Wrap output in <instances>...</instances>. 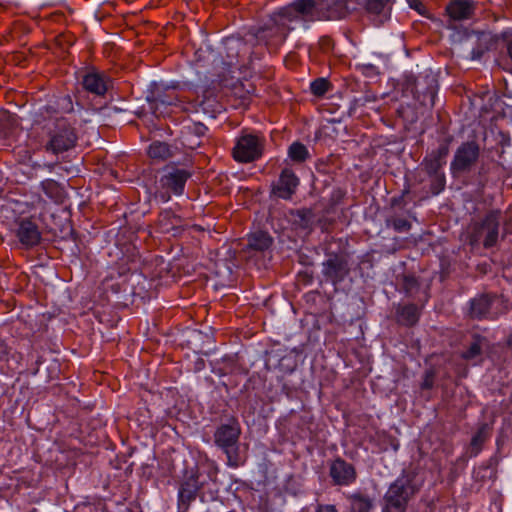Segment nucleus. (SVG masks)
Masks as SVG:
<instances>
[{"label":"nucleus","instance_id":"nucleus-1","mask_svg":"<svg viewBox=\"0 0 512 512\" xmlns=\"http://www.w3.org/2000/svg\"><path fill=\"white\" fill-rule=\"evenodd\" d=\"M294 23L304 24V18L296 0L274 12L264 25L252 30L251 34L259 44L265 45L269 50H276L284 43L288 33L294 29L292 25Z\"/></svg>","mask_w":512,"mask_h":512},{"label":"nucleus","instance_id":"nucleus-2","mask_svg":"<svg viewBox=\"0 0 512 512\" xmlns=\"http://www.w3.org/2000/svg\"><path fill=\"white\" fill-rule=\"evenodd\" d=\"M304 18V27L314 21L340 20L357 9L356 0H296Z\"/></svg>","mask_w":512,"mask_h":512},{"label":"nucleus","instance_id":"nucleus-3","mask_svg":"<svg viewBox=\"0 0 512 512\" xmlns=\"http://www.w3.org/2000/svg\"><path fill=\"white\" fill-rule=\"evenodd\" d=\"M500 223V211L488 212L481 221L472 224L468 236L469 244L476 246L482 243L485 248L495 246L499 238Z\"/></svg>","mask_w":512,"mask_h":512},{"label":"nucleus","instance_id":"nucleus-4","mask_svg":"<svg viewBox=\"0 0 512 512\" xmlns=\"http://www.w3.org/2000/svg\"><path fill=\"white\" fill-rule=\"evenodd\" d=\"M49 140L45 149L54 154H59L73 148L77 141L75 129L64 118H57L46 124Z\"/></svg>","mask_w":512,"mask_h":512},{"label":"nucleus","instance_id":"nucleus-5","mask_svg":"<svg viewBox=\"0 0 512 512\" xmlns=\"http://www.w3.org/2000/svg\"><path fill=\"white\" fill-rule=\"evenodd\" d=\"M241 434L239 422L232 418L227 424H222L214 433V441L225 452L227 464L230 467H238L241 464L239 456L238 440Z\"/></svg>","mask_w":512,"mask_h":512},{"label":"nucleus","instance_id":"nucleus-6","mask_svg":"<svg viewBox=\"0 0 512 512\" xmlns=\"http://www.w3.org/2000/svg\"><path fill=\"white\" fill-rule=\"evenodd\" d=\"M416 492L417 489L410 478H397L384 495L382 512H406L408 502Z\"/></svg>","mask_w":512,"mask_h":512},{"label":"nucleus","instance_id":"nucleus-7","mask_svg":"<svg viewBox=\"0 0 512 512\" xmlns=\"http://www.w3.org/2000/svg\"><path fill=\"white\" fill-rule=\"evenodd\" d=\"M190 177L191 172L186 169L166 167L159 181L161 190L155 194V198L167 202L171 198V193L181 195Z\"/></svg>","mask_w":512,"mask_h":512},{"label":"nucleus","instance_id":"nucleus-8","mask_svg":"<svg viewBox=\"0 0 512 512\" xmlns=\"http://www.w3.org/2000/svg\"><path fill=\"white\" fill-rule=\"evenodd\" d=\"M480 146L475 141L462 143L453 156L450 164V171L453 177L468 173L478 162Z\"/></svg>","mask_w":512,"mask_h":512},{"label":"nucleus","instance_id":"nucleus-9","mask_svg":"<svg viewBox=\"0 0 512 512\" xmlns=\"http://www.w3.org/2000/svg\"><path fill=\"white\" fill-rule=\"evenodd\" d=\"M201 474L191 472L184 476L178 490V512H187L190 504L199 496L201 501H205V494L202 491L205 480H201Z\"/></svg>","mask_w":512,"mask_h":512},{"label":"nucleus","instance_id":"nucleus-10","mask_svg":"<svg viewBox=\"0 0 512 512\" xmlns=\"http://www.w3.org/2000/svg\"><path fill=\"white\" fill-rule=\"evenodd\" d=\"M321 273L326 282L338 285L350 273L348 257L343 253H327Z\"/></svg>","mask_w":512,"mask_h":512},{"label":"nucleus","instance_id":"nucleus-11","mask_svg":"<svg viewBox=\"0 0 512 512\" xmlns=\"http://www.w3.org/2000/svg\"><path fill=\"white\" fill-rule=\"evenodd\" d=\"M264 140L257 135L244 134L237 139L233 157L237 162L249 163L262 156Z\"/></svg>","mask_w":512,"mask_h":512},{"label":"nucleus","instance_id":"nucleus-12","mask_svg":"<svg viewBox=\"0 0 512 512\" xmlns=\"http://www.w3.org/2000/svg\"><path fill=\"white\" fill-rule=\"evenodd\" d=\"M504 300L497 295L483 294L470 301L469 314L472 318H495L502 313Z\"/></svg>","mask_w":512,"mask_h":512},{"label":"nucleus","instance_id":"nucleus-13","mask_svg":"<svg viewBox=\"0 0 512 512\" xmlns=\"http://www.w3.org/2000/svg\"><path fill=\"white\" fill-rule=\"evenodd\" d=\"M299 183L295 173L289 168H284L278 180L272 184L271 194L283 200H290L296 193Z\"/></svg>","mask_w":512,"mask_h":512},{"label":"nucleus","instance_id":"nucleus-14","mask_svg":"<svg viewBox=\"0 0 512 512\" xmlns=\"http://www.w3.org/2000/svg\"><path fill=\"white\" fill-rule=\"evenodd\" d=\"M329 476L333 485L349 486L356 481L357 472L352 464L337 457L329 465Z\"/></svg>","mask_w":512,"mask_h":512},{"label":"nucleus","instance_id":"nucleus-15","mask_svg":"<svg viewBox=\"0 0 512 512\" xmlns=\"http://www.w3.org/2000/svg\"><path fill=\"white\" fill-rule=\"evenodd\" d=\"M438 90V83L435 77L425 76L418 79L414 83L413 95L421 105L425 107H433Z\"/></svg>","mask_w":512,"mask_h":512},{"label":"nucleus","instance_id":"nucleus-16","mask_svg":"<svg viewBox=\"0 0 512 512\" xmlns=\"http://www.w3.org/2000/svg\"><path fill=\"white\" fill-rule=\"evenodd\" d=\"M452 138L444 139L437 149L431 151L423 160L422 165L428 175L440 174L443 166L446 164V158L449 154V145Z\"/></svg>","mask_w":512,"mask_h":512},{"label":"nucleus","instance_id":"nucleus-17","mask_svg":"<svg viewBox=\"0 0 512 512\" xmlns=\"http://www.w3.org/2000/svg\"><path fill=\"white\" fill-rule=\"evenodd\" d=\"M16 236L25 248H32L41 241V232L38 225L30 218H23L18 221Z\"/></svg>","mask_w":512,"mask_h":512},{"label":"nucleus","instance_id":"nucleus-18","mask_svg":"<svg viewBox=\"0 0 512 512\" xmlns=\"http://www.w3.org/2000/svg\"><path fill=\"white\" fill-rule=\"evenodd\" d=\"M110 84V78L106 74L96 70L86 72L82 78L83 88L96 96H104Z\"/></svg>","mask_w":512,"mask_h":512},{"label":"nucleus","instance_id":"nucleus-19","mask_svg":"<svg viewBox=\"0 0 512 512\" xmlns=\"http://www.w3.org/2000/svg\"><path fill=\"white\" fill-rule=\"evenodd\" d=\"M207 127L200 122H191L183 126L181 130V143L189 149H196L201 145L200 138L206 134Z\"/></svg>","mask_w":512,"mask_h":512},{"label":"nucleus","instance_id":"nucleus-20","mask_svg":"<svg viewBox=\"0 0 512 512\" xmlns=\"http://www.w3.org/2000/svg\"><path fill=\"white\" fill-rule=\"evenodd\" d=\"M149 110L156 117L163 116L166 113L168 106L176 105L179 101L177 95L173 91L170 93H161L159 91L152 92L151 96L147 97Z\"/></svg>","mask_w":512,"mask_h":512},{"label":"nucleus","instance_id":"nucleus-21","mask_svg":"<svg viewBox=\"0 0 512 512\" xmlns=\"http://www.w3.org/2000/svg\"><path fill=\"white\" fill-rule=\"evenodd\" d=\"M474 10V2L470 0H453L446 7L447 15L453 21L470 19Z\"/></svg>","mask_w":512,"mask_h":512},{"label":"nucleus","instance_id":"nucleus-22","mask_svg":"<svg viewBox=\"0 0 512 512\" xmlns=\"http://www.w3.org/2000/svg\"><path fill=\"white\" fill-rule=\"evenodd\" d=\"M158 226L162 233L178 235L183 230V220L172 210H163L158 217Z\"/></svg>","mask_w":512,"mask_h":512},{"label":"nucleus","instance_id":"nucleus-23","mask_svg":"<svg viewBox=\"0 0 512 512\" xmlns=\"http://www.w3.org/2000/svg\"><path fill=\"white\" fill-rule=\"evenodd\" d=\"M420 317V309L415 304L399 305L396 309L397 322L404 326L415 325Z\"/></svg>","mask_w":512,"mask_h":512},{"label":"nucleus","instance_id":"nucleus-24","mask_svg":"<svg viewBox=\"0 0 512 512\" xmlns=\"http://www.w3.org/2000/svg\"><path fill=\"white\" fill-rule=\"evenodd\" d=\"M491 435V427L484 423L479 426L476 433L473 435L468 451L470 457H475L482 450L483 444Z\"/></svg>","mask_w":512,"mask_h":512},{"label":"nucleus","instance_id":"nucleus-25","mask_svg":"<svg viewBox=\"0 0 512 512\" xmlns=\"http://www.w3.org/2000/svg\"><path fill=\"white\" fill-rule=\"evenodd\" d=\"M273 244V238L265 231H256L251 233L247 239V248L264 252L268 250Z\"/></svg>","mask_w":512,"mask_h":512},{"label":"nucleus","instance_id":"nucleus-26","mask_svg":"<svg viewBox=\"0 0 512 512\" xmlns=\"http://www.w3.org/2000/svg\"><path fill=\"white\" fill-rule=\"evenodd\" d=\"M350 512H370L374 508L373 499L361 492L349 494Z\"/></svg>","mask_w":512,"mask_h":512},{"label":"nucleus","instance_id":"nucleus-27","mask_svg":"<svg viewBox=\"0 0 512 512\" xmlns=\"http://www.w3.org/2000/svg\"><path fill=\"white\" fill-rule=\"evenodd\" d=\"M290 221L292 224L301 229L310 228L313 224L315 215L310 208H301L291 210L289 212Z\"/></svg>","mask_w":512,"mask_h":512},{"label":"nucleus","instance_id":"nucleus-28","mask_svg":"<svg viewBox=\"0 0 512 512\" xmlns=\"http://www.w3.org/2000/svg\"><path fill=\"white\" fill-rule=\"evenodd\" d=\"M18 129V121L16 117L10 113L4 112L0 114V138H12Z\"/></svg>","mask_w":512,"mask_h":512},{"label":"nucleus","instance_id":"nucleus-29","mask_svg":"<svg viewBox=\"0 0 512 512\" xmlns=\"http://www.w3.org/2000/svg\"><path fill=\"white\" fill-rule=\"evenodd\" d=\"M488 341L485 337L480 335H473L472 341L468 348L462 353V358L465 360H473L478 358L483 351L484 347H487Z\"/></svg>","mask_w":512,"mask_h":512},{"label":"nucleus","instance_id":"nucleus-30","mask_svg":"<svg viewBox=\"0 0 512 512\" xmlns=\"http://www.w3.org/2000/svg\"><path fill=\"white\" fill-rule=\"evenodd\" d=\"M389 2L390 0H366L365 9L369 14L380 17L379 21L382 23L384 19L389 17Z\"/></svg>","mask_w":512,"mask_h":512},{"label":"nucleus","instance_id":"nucleus-31","mask_svg":"<svg viewBox=\"0 0 512 512\" xmlns=\"http://www.w3.org/2000/svg\"><path fill=\"white\" fill-rule=\"evenodd\" d=\"M398 280L401 290L406 294V296L415 298L420 292L421 283L414 275L403 274L398 277Z\"/></svg>","mask_w":512,"mask_h":512},{"label":"nucleus","instance_id":"nucleus-32","mask_svg":"<svg viewBox=\"0 0 512 512\" xmlns=\"http://www.w3.org/2000/svg\"><path fill=\"white\" fill-rule=\"evenodd\" d=\"M148 155L155 161H165L172 156L170 146L167 143L155 141L150 144Z\"/></svg>","mask_w":512,"mask_h":512},{"label":"nucleus","instance_id":"nucleus-33","mask_svg":"<svg viewBox=\"0 0 512 512\" xmlns=\"http://www.w3.org/2000/svg\"><path fill=\"white\" fill-rule=\"evenodd\" d=\"M386 227L393 228L398 233H405L410 231L412 224L404 216L393 212L385 220Z\"/></svg>","mask_w":512,"mask_h":512},{"label":"nucleus","instance_id":"nucleus-34","mask_svg":"<svg viewBox=\"0 0 512 512\" xmlns=\"http://www.w3.org/2000/svg\"><path fill=\"white\" fill-rule=\"evenodd\" d=\"M288 155L292 161L302 163L310 158L307 147L301 142H293L288 148Z\"/></svg>","mask_w":512,"mask_h":512},{"label":"nucleus","instance_id":"nucleus-35","mask_svg":"<svg viewBox=\"0 0 512 512\" xmlns=\"http://www.w3.org/2000/svg\"><path fill=\"white\" fill-rule=\"evenodd\" d=\"M329 88L330 83L325 78H318L314 80L310 85L311 92L317 97H322L329 90Z\"/></svg>","mask_w":512,"mask_h":512},{"label":"nucleus","instance_id":"nucleus-36","mask_svg":"<svg viewBox=\"0 0 512 512\" xmlns=\"http://www.w3.org/2000/svg\"><path fill=\"white\" fill-rule=\"evenodd\" d=\"M431 178L430 189L434 195L439 194L444 190L446 184V178L444 173L429 175Z\"/></svg>","mask_w":512,"mask_h":512},{"label":"nucleus","instance_id":"nucleus-37","mask_svg":"<svg viewBox=\"0 0 512 512\" xmlns=\"http://www.w3.org/2000/svg\"><path fill=\"white\" fill-rule=\"evenodd\" d=\"M41 186L45 194L50 198L58 199L60 197L61 191L56 181L45 180L42 182Z\"/></svg>","mask_w":512,"mask_h":512},{"label":"nucleus","instance_id":"nucleus-38","mask_svg":"<svg viewBox=\"0 0 512 512\" xmlns=\"http://www.w3.org/2000/svg\"><path fill=\"white\" fill-rule=\"evenodd\" d=\"M199 105L202 107L204 112H218L221 106L215 99H210V97L204 95L203 100L199 102Z\"/></svg>","mask_w":512,"mask_h":512},{"label":"nucleus","instance_id":"nucleus-39","mask_svg":"<svg viewBox=\"0 0 512 512\" xmlns=\"http://www.w3.org/2000/svg\"><path fill=\"white\" fill-rule=\"evenodd\" d=\"M409 7L417 11L420 15H426L427 10L424 4L419 0H407Z\"/></svg>","mask_w":512,"mask_h":512},{"label":"nucleus","instance_id":"nucleus-40","mask_svg":"<svg viewBox=\"0 0 512 512\" xmlns=\"http://www.w3.org/2000/svg\"><path fill=\"white\" fill-rule=\"evenodd\" d=\"M218 472H219V469L214 463L209 464L208 470L206 472L207 478L210 481H212L213 483H216Z\"/></svg>","mask_w":512,"mask_h":512},{"label":"nucleus","instance_id":"nucleus-41","mask_svg":"<svg viewBox=\"0 0 512 512\" xmlns=\"http://www.w3.org/2000/svg\"><path fill=\"white\" fill-rule=\"evenodd\" d=\"M433 383H434L433 373L427 372L425 374V377H424L421 387H422V389H431L433 387Z\"/></svg>","mask_w":512,"mask_h":512},{"label":"nucleus","instance_id":"nucleus-42","mask_svg":"<svg viewBox=\"0 0 512 512\" xmlns=\"http://www.w3.org/2000/svg\"><path fill=\"white\" fill-rule=\"evenodd\" d=\"M315 512H339L335 505L332 504H318Z\"/></svg>","mask_w":512,"mask_h":512},{"label":"nucleus","instance_id":"nucleus-43","mask_svg":"<svg viewBox=\"0 0 512 512\" xmlns=\"http://www.w3.org/2000/svg\"><path fill=\"white\" fill-rule=\"evenodd\" d=\"M320 45L324 51H328L332 46V40L329 37H323L320 40Z\"/></svg>","mask_w":512,"mask_h":512},{"label":"nucleus","instance_id":"nucleus-44","mask_svg":"<svg viewBox=\"0 0 512 512\" xmlns=\"http://www.w3.org/2000/svg\"><path fill=\"white\" fill-rule=\"evenodd\" d=\"M397 207L403 208V196L393 197L391 199V209H395Z\"/></svg>","mask_w":512,"mask_h":512},{"label":"nucleus","instance_id":"nucleus-45","mask_svg":"<svg viewBox=\"0 0 512 512\" xmlns=\"http://www.w3.org/2000/svg\"><path fill=\"white\" fill-rule=\"evenodd\" d=\"M226 45L229 49L237 48L238 46L243 45L239 40H227Z\"/></svg>","mask_w":512,"mask_h":512},{"label":"nucleus","instance_id":"nucleus-46","mask_svg":"<svg viewBox=\"0 0 512 512\" xmlns=\"http://www.w3.org/2000/svg\"><path fill=\"white\" fill-rule=\"evenodd\" d=\"M64 101H66V102H67V108H66V110H67V111H72V110H73V106H72V102H71L70 98H69V97H67V98H65V99H64Z\"/></svg>","mask_w":512,"mask_h":512},{"label":"nucleus","instance_id":"nucleus-47","mask_svg":"<svg viewBox=\"0 0 512 512\" xmlns=\"http://www.w3.org/2000/svg\"><path fill=\"white\" fill-rule=\"evenodd\" d=\"M504 230H505V231H507V230H508V231H510V232L512 233V225H511V224H509V223H507V224H506V227H505V229H504Z\"/></svg>","mask_w":512,"mask_h":512},{"label":"nucleus","instance_id":"nucleus-48","mask_svg":"<svg viewBox=\"0 0 512 512\" xmlns=\"http://www.w3.org/2000/svg\"><path fill=\"white\" fill-rule=\"evenodd\" d=\"M423 295H424V296H423V301H427V299H428V294H427V292L425 291V292L423 293Z\"/></svg>","mask_w":512,"mask_h":512}]
</instances>
